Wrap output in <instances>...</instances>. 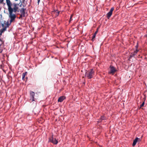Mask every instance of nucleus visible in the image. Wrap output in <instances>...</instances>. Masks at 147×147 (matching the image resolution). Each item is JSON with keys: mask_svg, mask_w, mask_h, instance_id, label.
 <instances>
[{"mask_svg": "<svg viewBox=\"0 0 147 147\" xmlns=\"http://www.w3.org/2000/svg\"><path fill=\"white\" fill-rule=\"evenodd\" d=\"M13 9L9 11V17L10 18V24L15 20L16 18V15L15 14H13V12L14 11V12H16L17 11H19V9L18 7L19 5L18 4L16 3H13Z\"/></svg>", "mask_w": 147, "mask_h": 147, "instance_id": "1", "label": "nucleus"}, {"mask_svg": "<svg viewBox=\"0 0 147 147\" xmlns=\"http://www.w3.org/2000/svg\"><path fill=\"white\" fill-rule=\"evenodd\" d=\"M35 93L33 91H31L30 92V98L29 102L30 103L32 107H35L36 105V100L34 98Z\"/></svg>", "mask_w": 147, "mask_h": 147, "instance_id": "2", "label": "nucleus"}, {"mask_svg": "<svg viewBox=\"0 0 147 147\" xmlns=\"http://www.w3.org/2000/svg\"><path fill=\"white\" fill-rule=\"evenodd\" d=\"M94 75V71L93 69L87 71L85 74V76L88 79L92 78Z\"/></svg>", "mask_w": 147, "mask_h": 147, "instance_id": "3", "label": "nucleus"}, {"mask_svg": "<svg viewBox=\"0 0 147 147\" xmlns=\"http://www.w3.org/2000/svg\"><path fill=\"white\" fill-rule=\"evenodd\" d=\"M6 2L8 7V11L13 9V5L11 3L9 0H6Z\"/></svg>", "mask_w": 147, "mask_h": 147, "instance_id": "4", "label": "nucleus"}, {"mask_svg": "<svg viewBox=\"0 0 147 147\" xmlns=\"http://www.w3.org/2000/svg\"><path fill=\"white\" fill-rule=\"evenodd\" d=\"M110 71L109 72V73L110 74H113L116 71V70L115 68L113 66H110Z\"/></svg>", "mask_w": 147, "mask_h": 147, "instance_id": "5", "label": "nucleus"}, {"mask_svg": "<svg viewBox=\"0 0 147 147\" xmlns=\"http://www.w3.org/2000/svg\"><path fill=\"white\" fill-rule=\"evenodd\" d=\"M49 141L54 144H57L58 142V140L56 139V138H49Z\"/></svg>", "mask_w": 147, "mask_h": 147, "instance_id": "6", "label": "nucleus"}, {"mask_svg": "<svg viewBox=\"0 0 147 147\" xmlns=\"http://www.w3.org/2000/svg\"><path fill=\"white\" fill-rule=\"evenodd\" d=\"M114 10V8L113 7H112L110 11L107 14V18L108 19H109L110 17L111 16L113 11Z\"/></svg>", "mask_w": 147, "mask_h": 147, "instance_id": "7", "label": "nucleus"}, {"mask_svg": "<svg viewBox=\"0 0 147 147\" xmlns=\"http://www.w3.org/2000/svg\"><path fill=\"white\" fill-rule=\"evenodd\" d=\"M141 140L140 139V138H135V139L134 140L133 144L132 146H135L137 143V142L138 141H140Z\"/></svg>", "mask_w": 147, "mask_h": 147, "instance_id": "8", "label": "nucleus"}, {"mask_svg": "<svg viewBox=\"0 0 147 147\" xmlns=\"http://www.w3.org/2000/svg\"><path fill=\"white\" fill-rule=\"evenodd\" d=\"M65 97L64 96H60L58 99V101L59 102H62L65 99Z\"/></svg>", "mask_w": 147, "mask_h": 147, "instance_id": "9", "label": "nucleus"}, {"mask_svg": "<svg viewBox=\"0 0 147 147\" xmlns=\"http://www.w3.org/2000/svg\"><path fill=\"white\" fill-rule=\"evenodd\" d=\"M98 32V28H97L95 32L94 33V34H93V35L92 36V41H93L94 40V39L95 38L96 35L97 34Z\"/></svg>", "mask_w": 147, "mask_h": 147, "instance_id": "10", "label": "nucleus"}, {"mask_svg": "<svg viewBox=\"0 0 147 147\" xmlns=\"http://www.w3.org/2000/svg\"><path fill=\"white\" fill-rule=\"evenodd\" d=\"M7 28L6 27H5L4 28H3L0 30V35H1L2 33L6 30Z\"/></svg>", "mask_w": 147, "mask_h": 147, "instance_id": "11", "label": "nucleus"}, {"mask_svg": "<svg viewBox=\"0 0 147 147\" xmlns=\"http://www.w3.org/2000/svg\"><path fill=\"white\" fill-rule=\"evenodd\" d=\"M27 72H25L24 73H22V79L23 80H25V81H27V78H26V80H25V79H24V78L25 77V76L27 75Z\"/></svg>", "mask_w": 147, "mask_h": 147, "instance_id": "12", "label": "nucleus"}, {"mask_svg": "<svg viewBox=\"0 0 147 147\" xmlns=\"http://www.w3.org/2000/svg\"><path fill=\"white\" fill-rule=\"evenodd\" d=\"M4 24L5 25V26L6 28H8L9 27V26L11 24L10 22L9 24V22L8 21L6 22L5 21H3Z\"/></svg>", "mask_w": 147, "mask_h": 147, "instance_id": "13", "label": "nucleus"}, {"mask_svg": "<svg viewBox=\"0 0 147 147\" xmlns=\"http://www.w3.org/2000/svg\"><path fill=\"white\" fill-rule=\"evenodd\" d=\"M25 9L24 8H22L20 10V11L21 14H23L25 15Z\"/></svg>", "mask_w": 147, "mask_h": 147, "instance_id": "14", "label": "nucleus"}, {"mask_svg": "<svg viewBox=\"0 0 147 147\" xmlns=\"http://www.w3.org/2000/svg\"><path fill=\"white\" fill-rule=\"evenodd\" d=\"M138 51H139V50L136 49L135 51H134L133 52V53H133V55H134V56H135L136 55V54L138 52Z\"/></svg>", "mask_w": 147, "mask_h": 147, "instance_id": "15", "label": "nucleus"}, {"mask_svg": "<svg viewBox=\"0 0 147 147\" xmlns=\"http://www.w3.org/2000/svg\"><path fill=\"white\" fill-rule=\"evenodd\" d=\"M24 16H25V15H24L22 14H21L20 15V17H19V19H21V18H22L23 17H24Z\"/></svg>", "mask_w": 147, "mask_h": 147, "instance_id": "16", "label": "nucleus"}, {"mask_svg": "<svg viewBox=\"0 0 147 147\" xmlns=\"http://www.w3.org/2000/svg\"><path fill=\"white\" fill-rule=\"evenodd\" d=\"M55 12L57 13V14H56V16H58V15H59V11H58L57 10H56L55 11Z\"/></svg>", "mask_w": 147, "mask_h": 147, "instance_id": "17", "label": "nucleus"}, {"mask_svg": "<svg viewBox=\"0 0 147 147\" xmlns=\"http://www.w3.org/2000/svg\"><path fill=\"white\" fill-rule=\"evenodd\" d=\"M1 25L3 27V28H4L5 26V25L4 24V23L3 22V23H1Z\"/></svg>", "mask_w": 147, "mask_h": 147, "instance_id": "18", "label": "nucleus"}, {"mask_svg": "<svg viewBox=\"0 0 147 147\" xmlns=\"http://www.w3.org/2000/svg\"><path fill=\"white\" fill-rule=\"evenodd\" d=\"M134 55H133V53H131L130 55V58H131L132 57H134Z\"/></svg>", "mask_w": 147, "mask_h": 147, "instance_id": "19", "label": "nucleus"}, {"mask_svg": "<svg viewBox=\"0 0 147 147\" xmlns=\"http://www.w3.org/2000/svg\"><path fill=\"white\" fill-rule=\"evenodd\" d=\"M72 16H73V15L72 14L70 18V20H69V21H72Z\"/></svg>", "mask_w": 147, "mask_h": 147, "instance_id": "20", "label": "nucleus"}, {"mask_svg": "<svg viewBox=\"0 0 147 147\" xmlns=\"http://www.w3.org/2000/svg\"><path fill=\"white\" fill-rule=\"evenodd\" d=\"M144 102H143V103H142V104L141 105L140 107H143L144 106Z\"/></svg>", "mask_w": 147, "mask_h": 147, "instance_id": "21", "label": "nucleus"}, {"mask_svg": "<svg viewBox=\"0 0 147 147\" xmlns=\"http://www.w3.org/2000/svg\"><path fill=\"white\" fill-rule=\"evenodd\" d=\"M101 119H103V117H101Z\"/></svg>", "mask_w": 147, "mask_h": 147, "instance_id": "22", "label": "nucleus"}, {"mask_svg": "<svg viewBox=\"0 0 147 147\" xmlns=\"http://www.w3.org/2000/svg\"><path fill=\"white\" fill-rule=\"evenodd\" d=\"M40 1V0H38V3H39V2Z\"/></svg>", "mask_w": 147, "mask_h": 147, "instance_id": "23", "label": "nucleus"}, {"mask_svg": "<svg viewBox=\"0 0 147 147\" xmlns=\"http://www.w3.org/2000/svg\"><path fill=\"white\" fill-rule=\"evenodd\" d=\"M136 48H137V46H136Z\"/></svg>", "mask_w": 147, "mask_h": 147, "instance_id": "24", "label": "nucleus"}]
</instances>
